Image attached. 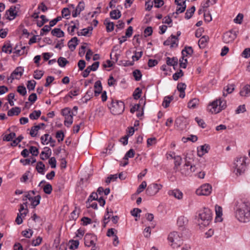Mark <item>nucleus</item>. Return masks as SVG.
Instances as JSON below:
<instances>
[{
    "instance_id": "13d9d810",
    "label": "nucleus",
    "mask_w": 250,
    "mask_h": 250,
    "mask_svg": "<svg viewBox=\"0 0 250 250\" xmlns=\"http://www.w3.org/2000/svg\"><path fill=\"white\" fill-rule=\"evenodd\" d=\"M146 181H143L141 183V184L139 186L137 189V193L139 194L142 192L144 189L146 187Z\"/></svg>"
},
{
    "instance_id": "6ab92c4d",
    "label": "nucleus",
    "mask_w": 250,
    "mask_h": 250,
    "mask_svg": "<svg viewBox=\"0 0 250 250\" xmlns=\"http://www.w3.org/2000/svg\"><path fill=\"white\" fill-rule=\"evenodd\" d=\"M193 53V50L190 46H186L184 49L182 51V59L184 60V58L188 55L191 56Z\"/></svg>"
},
{
    "instance_id": "8fccbe9b",
    "label": "nucleus",
    "mask_w": 250,
    "mask_h": 250,
    "mask_svg": "<svg viewBox=\"0 0 250 250\" xmlns=\"http://www.w3.org/2000/svg\"><path fill=\"white\" fill-rule=\"evenodd\" d=\"M23 139V137L22 136V135H20L16 139L12 141V142L11 144V146H17L18 145V144L22 141Z\"/></svg>"
},
{
    "instance_id": "603ef678",
    "label": "nucleus",
    "mask_w": 250,
    "mask_h": 250,
    "mask_svg": "<svg viewBox=\"0 0 250 250\" xmlns=\"http://www.w3.org/2000/svg\"><path fill=\"white\" fill-rule=\"evenodd\" d=\"M36 82L34 80H30L27 82V87L29 90H33L35 89Z\"/></svg>"
},
{
    "instance_id": "e433bc0d",
    "label": "nucleus",
    "mask_w": 250,
    "mask_h": 250,
    "mask_svg": "<svg viewBox=\"0 0 250 250\" xmlns=\"http://www.w3.org/2000/svg\"><path fill=\"white\" fill-rule=\"evenodd\" d=\"M199 104V100L196 98L192 99L188 103V107L189 108H195Z\"/></svg>"
},
{
    "instance_id": "b1692460",
    "label": "nucleus",
    "mask_w": 250,
    "mask_h": 250,
    "mask_svg": "<svg viewBox=\"0 0 250 250\" xmlns=\"http://www.w3.org/2000/svg\"><path fill=\"white\" fill-rule=\"evenodd\" d=\"M209 38L207 36H202L198 41V45L200 48H204L207 45Z\"/></svg>"
},
{
    "instance_id": "a19ab883",
    "label": "nucleus",
    "mask_w": 250,
    "mask_h": 250,
    "mask_svg": "<svg viewBox=\"0 0 250 250\" xmlns=\"http://www.w3.org/2000/svg\"><path fill=\"white\" fill-rule=\"evenodd\" d=\"M43 190L44 192L47 194H50L52 191V187L49 183L46 184L43 187Z\"/></svg>"
},
{
    "instance_id": "412c9836",
    "label": "nucleus",
    "mask_w": 250,
    "mask_h": 250,
    "mask_svg": "<svg viewBox=\"0 0 250 250\" xmlns=\"http://www.w3.org/2000/svg\"><path fill=\"white\" fill-rule=\"evenodd\" d=\"M168 194L170 196H174L178 199H181L183 197L182 192L178 189L169 191Z\"/></svg>"
},
{
    "instance_id": "aec40b11",
    "label": "nucleus",
    "mask_w": 250,
    "mask_h": 250,
    "mask_svg": "<svg viewBox=\"0 0 250 250\" xmlns=\"http://www.w3.org/2000/svg\"><path fill=\"white\" fill-rule=\"evenodd\" d=\"M94 88L95 89L94 91L95 96H98L102 92V86L100 81H97L95 82L94 85Z\"/></svg>"
},
{
    "instance_id": "a211bd4d",
    "label": "nucleus",
    "mask_w": 250,
    "mask_h": 250,
    "mask_svg": "<svg viewBox=\"0 0 250 250\" xmlns=\"http://www.w3.org/2000/svg\"><path fill=\"white\" fill-rule=\"evenodd\" d=\"M240 95L243 97L250 96V85L247 84L244 86L240 91Z\"/></svg>"
},
{
    "instance_id": "4d7b16f0",
    "label": "nucleus",
    "mask_w": 250,
    "mask_h": 250,
    "mask_svg": "<svg viewBox=\"0 0 250 250\" xmlns=\"http://www.w3.org/2000/svg\"><path fill=\"white\" fill-rule=\"evenodd\" d=\"M17 91L21 95L24 96L26 94V89L24 86L20 85L17 87Z\"/></svg>"
},
{
    "instance_id": "2eb2a0df",
    "label": "nucleus",
    "mask_w": 250,
    "mask_h": 250,
    "mask_svg": "<svg viewBox=\"0 0 250 250\" xmlns=\"http://www.w3.org/2000/svg\"><path fill=\"white\" fill-rule=\"evenodd\" d=\"M17 7L16 6H12L10 8L6 11L7 14H9L11 18H8L9 20H14L17 16V11H16Z\"/></svg>"
},
{
    "instance_id": "5701e85b",
    "label": "nucleus",
    "mask_w": 250,
    "mask_h": 250,
    "mask_svg": "<svg viewBox=\"0 0 250 250\" xmlns=\"http://www.w3.org/2000/svg\"><path fill=\"white\" fill-rule=\"evenodd\" d=\"M173 96H167L165 97L162 103V106L164 108L168 107L169 106L170 102L173 100Z\"/></svg>"
},
{
    "instance_id": "cd10ccee",
    "label": "nucleus",
    "mask_w": 250,
    "mask_h": 250,
    "mask_svg": "<svg viewBox=\"0 0 250 250\" xmlns=\"http://www.w3.org/2000/svg\"><path fill=\"white\" fill-rule=\"evenodd\" d=\"M21 112V109L19 107H15L12 108L7 112V115L9 116H13L14 115H18Z\"/></svg>"
},
{
    "instance_id": "774afa93",
    "label": "nucleus",
    "mask_w": 250,
    "mask_h": 250,
    "mask_svg": "<svg viewBox=\"0 0 250 250\" xmlns=\"http://www.w3.org/2000/svg\"><path fill=\"white\" fill-rule=\"evenodd\" d=\"M187 85L185 83H180L177 84V88L179 92H184L186 88Z\"/></svg>"
},
{
    "instance_id": "6e6552de",
    "label": "nucleus",
    "mask_w": 250,
    "mask_h": 250,
    "mask_svg": "<svg viewBox=\"0 0 250 250\" xmlns=\"http://www.w3.org/2000/svg\"><path fill=\"white\" fill-rule=\"evenodd\" d=\"M162 188V185L153 183L147 187L146 193L148 196H153L158 193Z\"/></svg>"
},
{
    "instance_id": "338daca9",
    "label": "nucleus",
    "mask_w": 250,
    "mask_h": 250,
    "mask_svg": "<svg viewBox=\"0 0 250 250\" xmlns=\"http://www.w3.org/2000/svg\"><path fill=\"white\" fill-rule=\"evenodd\" d=\"M141 211V209L138 208H135L131 211V214L134 217H140L139 214Z\"/></svg>"
},
{
    "instance_id": "4be33fe9",
    "label": "nucleus",
    "mask_w": 250,
    "mask_h": 250,
    "mask_svg": "<svg viewBox=\"0 0 250 250\" xmlns=\"http://www.w3.org/2000/svg\"><path fill=\"white\" fill-rule=\"evenodd\" d=\"M44 149H46V151H42L40 154V158L42 160L49 158L51 153V149L49 147H46Z\"/></svg>"
},
{
    "instance_id": "c85d7f7f",
    "label": "nucleus",
    "mask_w": 250,
    "mask_h": 250,
    "mask_svg": "<svg viewBox=\"0 0 250 250\" xmlns=\"http://www.w3.org/2000/svg\"><path fill=\"white\" fill-rule=\"evenodd\" d=\"M209 149L208 145L205 144L203 146H201V149L200 150H198V155L200 157H202L205 153L208 152V150Z\"/></svg>"
},
{
    "instance_id": "1a4fd4ad",
    "label": "nucleus",
    "mask_w": 250,
    "mask_h": 250,
    "mask_svg": "<svg viewBox=\"0 0 250 250\" xmlns=\"http://www.w3.org/2000/svg\"><path fill=\"white\" fill-rule=\"evenodd\" d=\"M237 34L235 31L230 30L224 34L223 36V42L225 43H229L233 42L236 38Z\"/></svg>"
},
{
    "instance_id": "9b49d317",
    "label": "nucleus",
    "mask_w": 250,
    "mask_h": 250,
    "mask_svg": "<svg viewBox=\"0 0 250 250\" xmlns=\"http://www.w3.org/2000/svg\"><path fill=\"white\" fill-rule=\"evenodd\" d=\"M65 111H67L68 113L70 112L69 109L68 108H64L62 110V114L65 117V121L64 124L65 126L69 127L73 123V115L72 114H65Z\"/></svg>"
},
{
    "instance_id": "a878e982",
    "label": "nucleus",
    "mask_w": 250,
    "mask_h": 250,
    "mask_svg": "<svg viewBox=\"0 0 250 250\" xmlns=\"http://www.w3.org/2000/svg\"><path fill=\"white\" fill-rule=\"evenodd\" d=\"M173 159L174 160V167L173 168L176 171L182 163V159L181 156L177 155L174 156Z\"/></svg>"
},
{
    "instance_id": "f704fd0d",
    "label": "nucleus",
    "mask_w": 250,
    "mask_h": 250,
    "mask_svg": "<svg viewBox=\"0 0 250 250\" xmlns=\"http://www.w3.org/2000/svg\"><path fill=\"white\" fill-rule=\"evenodd\" d=\"M28 213V209H25V210H24L23 213H19L18 214L17 217L16 219V222L18 225H20L22 223V219L21 218V216L24 215L25 216L27 213Z\"/></svg>"
},
{
    "instance_id": "c9c22d12",
    "label": "nucleus",
    "mask_w": 250,
    "mask_h": 250,
    "mask_svg": "<svg viewBox=\"0 0 250 250\" xmlns=\"http://www.w3.org/2000/svg\"><path fill=\"white\" fill-rule=\"evenodd\" d=\"M41 115V111L40 110H34L33 112L30 114L29 118L31 120H37Z\"/></svg>"
},
{
    "instance_id": "f8f14e48",
    "label": "nucleus",
    "mask_w": 250,
    "mask_h": 250,
    "mask_svg": "<svg viewBox=\"0 0 250 250\" xmlns=\"http://www.w3.org/2000/svg\"><path fill=\"white\" fill-rule=\"evenodd\" d=\"M96 239L95 235L91 234H86L84 237V244L87 247L93 246L95 247V240Z\"/></svg>"
},
{
    "instance_id": "0eeeda50",
    "label": "nucleus",
    "mask_w": 250,
    "mask_h": 250,
    "mask_svg": "<svg viewBox=\"0 0 250 250\" xmlns=\"http://www.w3.org/2000/svg\"><path fill=\"white\" fill-rule=\"evenodd\" d=\"M211 190L212 187L211 185L209 184H206L198 188L196 190V193L199 196H208L211 193Z\"/></svg>"
},
{
    "instance_id": "37998d69",
    "label": "nucleus",
    "mask_w": 250,
    "mask_h": 250,
    "mask_svg": "<svg viewBox=\"0 0 250 250\" xmlns=\"http://www.w3.org/2000/svg\"><path fill=\"white\" fill-rule=\"evenodd\" d=\"M16 137V133L14 132H11L8 135H5L3 138V140L9 142L12 141L13 139Z\"/></svg>"
},
{
    "instance_id": "f3484780",
    "label": "nucleus",
    "mask_w": 250,
    "mask_h": 250,
    "mask_svg": "<svg viewBox=\"0 0 250 250\" xmlns=\"http://www.w3.org/2000/svg\"><path fill=\"white\" fill-rule=\"evenodd\" d=\"M45 126V124L44 123H41L38 125H35L31 127V130L30 132V134L32 137H35L37 133V132L41 128L42 126Z\"/></svg>"
},
{
    "instance_id": "423d86ee",
    "label": "nucleus",
    "mask_w": 250,
    "mask_h": 250,
    "mask_svg": "<svg viewBox=\"0 0 250 250\" xmlns=\"http://www.w3.org/2000/svg\"><path fill=\"white\" fill-rule=\"evenodd\" d=\"M186 159V163L180 169L181 173L183 175L188 176L196 170V167L194 165H192L191 163H189Z\"/></svg>"
},
{
    "instance_id": "09e8293b",
    "label": "nucleus",
    "mask_w": 250,
    "mask_h": 250,
    "mask_svg": "<svg viewBox=\"0 0 250 250\" xmlns=\"http://www.w3.org/2000/svg\"><path fill=\"white\" fill-rule=\"evenodd\" d=\"M218 105L220 108L221 111L225 109L227 107L226 102L224 100H221L219 99L218 100Z\"/></svg>"
},
{
    "instance_id": "20e7f679",
    "label": "nucleus",
    "mask_w": 250,
    "mask_h": 250,
    "mask_svg": "<svg viewBox=\"0 0 250 250\" xmlns=\"http://www.w3.org/2000/svg\"><path fill=\"white\" fill-rule=\"evenodd\" d=\"M246 157L237 158L234 163V167L235 168L234 172L237 175H241L243 174L246 169V163L245 160Z\"/></svg>"
},
{
    "instance_id": "ddd939ff",
    "label": "nucleus",
    "mask_w": 250,
    "mask_h": 250,
    "mask_svg": "<svg viewBox=\"0 0 250 250\" xmlns=\"http://www.w3.org/2000/svg\"><path fill=\"white\" fill-rule=\"evenodd\" d=\"M188 219L184 216H180L178 218L177 225L179 227V230L180 231L183 232L184 230H186L185 226L188 224Z\"/></svg>"
},
{
    "instance_id": "49530a36",
    "label": "nucleus",
    "mask_w": 250,
    "mask_h": 250,
    "mask_svg": "<svg viewBox=\"0 0 250 250\" xmlns=\"http://www.w3.org/2000/svg\"><path fill=\"white\" fill-rule=\"evenodd\" d=\"M134 150L133 149H130L125 154V157H124V160H127L129 158H133L134 156Z\"/></svg>"
},
{
    "instance_id": "f03ea898",
    "label": "nucleus",
    "mask_w": 250,
    "mask_h": 250,
    "mask_svg": "<svg viewBox=\"0 0 250 250\" xmlns=\"http://www.w3.org/2000/svg\"><path fill=\"white\" fill-rule=\"evenodd\" d=\"M184 232L180 231H173L170 232L167 239L170 243V245L173 248L179 247L182 243V237Z\"/></svg>"
},
{
    "instance_id": "4c0bfd02",
    "label": "nucleus",
    "mask_w": 250,
    "mask_h": 250,
    "mask_svg": "<svg viewBox=\"0 0 250 250\" xmlns=\"http://www.w3.org/2000/svg\"><path fill=\"white\" fill-rule=\"evenodd\" d=\"M2 51L6 53H12V46L10 43L4 44L2 47Z\"/></svg>"
},
{
    "instance_id": "9d476101",
    "label": "nucleus",
    "mask_w": 250,
    "mask_h": 250,
    "mask_svg": "<svg viewBox=\"0 0 250 250\" xmlns=\"http://www.w3.org/2000/svg\"><path fill=\"white\" fill-rule=\"evenodd\" d=\"M24 69L22 67H18L11 74L8 80L11 79V83L15 79H19L23 74Z\"/></svg>"
},
{
    "instance_id": "ea45409f",
    "label": "nucleus",
    "mask_w": 250,
    "mask_h": 250,
    "mask_svg": "<svg viewBox=\"0 0 250 250\" xmlns=\"http://www.w3.org/2000/svg\"><path fill=\"white\" fill-rule=\"evenodd\" d=\"M58 63L60 66L63 67L69 63V62L65 58L61 57L58 60Z\"/></svg>"
},
{
    "instance_id": "680f3d73",
    "label": "nucleus",
    "mask_w": 250,
    "mask_h": 250,
    "mask_svg": "<svg viewBox=\"0 0 250 250\" xmlns=\"http://www.w3.org/2000/svg\"><path fill=\"white\" fill-rule=\"evenodd\" d=\"M76 8L81 13L85 8V2L83 0L80 1Z\"/></svg>"
},
{
    "instance_id": "5fc2aeb1",
    "label": "nucleus",
    "mask_w": 250,
    "mask_h": 250,
    "mask_svg": "<svg viewBox=\"0 0 250 250\" xmlns=\"http://www.w3.org/2000/svg\"><path fill=\"white\" fill-rule=\"evenodd\" d=\"M79 212L77 211L76 208L75 209L71 212L70 219V220H76L78 216H79Z\"/></svg>"
},
{
    "instance_id": "393cba45",
    "label": "nucleus",
    "mask_w": 250,
    "mask_h": 250,
    "mask_svg": "<svg viewBox=\"0 0 250 250\" xmlns=\"http://www.w3.org/2000/svg\"><path fill=\"white\" fill-rule=\"evenodd\" d=\"M104 24L106 26L107 32H111L114 30V24L113 22L110 21L107 18L104 20Z\"/></svg>"
},
{
    "instance_id": "a18cd8bd",
    "label": "nucleus",
    "mask_w": 250,
    "mask_h": 250,
    "mask_svg": "<svg viewBox=\"0 0 250 250\" xmlns=\"http://www.w3.org/2000/svg\"><path fill=\"white\" fill-rule=\"evenodd\" d=\"M141 93L142 90L140 88L137 87L136 88L133 94L134 99L137 100L140 98L141 96Z\"/></svg>"
},
{
    "instance_id": "052dcab7",
    "label": "nucleus",
    "mask_w": 250,
    "mask_h": 250,
    "mask_svg": "<svg viewBox=\"0 0 250 250\" xmlns=\"http://www.w3.org/2000/svg\"><path fill=\"white\" fill-rule=\"evenodd\" d=\"M43 72L41 70H36L34 72V78L37 80H40L42 77Z\"/></svg>"
},
{
    "instance_id": "473e14b6",
    "label": "nucleus",
    "mask_w": 250,
    "mask_h": 250,
    "mask_svg": "<svg viewBox=\"0 0 250 250\" xmlns=\"http://www.w3.org/2000/svg\"><path fill=\"white\" fill-rule=\"evenodd\" d=\"M195 11V7L192 6L190 8L187 10L185 13V18L187 20L191 18Z\"/></svg>"
},
{
    "instance_id": "0e129e2a",
    "label": "nucleus",
    "mask_w": 250,
    "mask_h": 250,
    "mask_svg": "<svg viewBox=\"0 0 250 250\" xmlns=\"http://www.w3.org/2000/svg\"><path fill=\"white\" fill-rule=\"evenodd\" d=\"M184 75V73L183 72V71L180 69L178 72L174 73L173 75V79L175 81H177L178 80V79L183 76Z\"/></svg>"
},
{
    "instance_id": "7c9ffc66",
    "label": "nucleus",
    "mask_w": 250,
    "mask_h": 250,
    "mask_svg": "<svg viewBox=\"0 0 250 250\" xmlns=\"http://www.w3.org/2000/svg\"><path fill=\"white\" fill-rule=\"evenodd\" d=\"M36 168L39 173L42 175L44 174V169L45 168V165L42 161L38 162Z\"/></svg>"
},
{
    "instance_id": "bb28decb",
    "label": "nucleus",
    "mask_w": 250,
    "mask_h": 250,
    "mask_svg": "<svg viewBox=\"0 0 250 250\" xmlns=\"http://www.w3.org/2000/svg\"><path fill=\"white\" fill-rule=\"evenodd\" d=\"M51 34L53 36L58 38L63 37L64 36V32L60 28H56L51 31Z\"/></svg>"
},
{
    "instance_id": "bf43d9fd",
    "label": "nucleus",
    "mask_w": 250,
    "mask_h": 250,
    "mask_svg": "<svg viewBox=\"0 0 250 250\" xmlns=\"http://www.w3.org/2000/svg\"><path fill=\"white\" fill-rule=\"evenodd\" d=\"M69 243H71V245L69 247V249L73 250L74 248L77 249L79 245V242L78 240H71L69 241Z\"/></svg>"
},
{
    "instance_id": "4468645a",
    "label": "nucleus",
    "mask_w": 250,
    "mask_h": 250,
    "mask_svg": "<svg viewBox=\"0 0 250 250\" xmlns=\"http://www.w3.org/2000/svg\"><path fill=\"white\" fill-rule=\"evenodd\" d=\"M208 110L211 113L217 114L219 113L221 110L218 105V100L213 101L208 106Z\"/></svg>"
},
{
    "instance_id": "dca6fc26",
    "label": "nucleus",
    "mask_w": 250,
    "mask_h": 250,
    "mask_svg": "<svg viewBox=\"0 0 250 250\" xmlns=\"http://www.w3.org/2000/svg\"><path fill=\"white\" fill-rule=\"evenodd\" d=\"M78 38L76 37L72 38L68 42V46L69 48L72 51H74L78 43Z\"/></svg>"
},
{
    "instance_id": "6e6d98bb",
    "label": "nucleus",
    "mask_w": 250,
    "mask_h": 250,
    "mask_svg": "<svg viewBox=\"0 0 250 250\" xmlns=\"http://www.w3.org/2000/svg\"><path fill=\"white\" fill-rule=\"evenodd\" d=\"M216 1L217 0H206V2L203 6L204 10L208 8L210 5H212L215 4Z\"/></svg>"
},
{
    "instance_id": "c756f323",
    "label": "nucleus",
    "mask_w": 250,
    "mask_h": 250,
    "mask_svg": "<svg viewBox=\"0 0 250 250\" xmlns=\"http://www.w3.org/2000/svg\"><path fill=\"white\" fill-rule=\"evenodd\" d=\"M167 64L169 66H175L178 64V59L176 57H173L171 59L169 57H167Z\"/></svg>"
},
{
    "instance_id": "2f4dec72",
    "label": "nucleus",
    "mask_w": 250,
    "mask_h": 250,
    "mask_svg": "<svg viewBox=\"0 0 250 250\" xmlns=\"http://www.w3.org/2000/svg\"><path fill=\"white\" fill-rule=\"evenodd\" d=\"M111 18L117 20L121 17V13L119 10H114L110 12Z\"/></svg>"
},
{
    "instance_id": "3c124183",
    "label": "nucleus",
    "mask_w": 250,
    "mask_h": 250,
    "mask_svg": "<svg viewBox=\"0 0 250 250\" xmlns=\"http://www.w3.org/2000/svg\"><path fill=\"white\" fill-rule=\"evenodd\" d=\"M98 200V194L97 193L92 192L91 194L89 196L87 202L86 204L90 203L92 202L93 200Z\"/></svg>"
},
{
    "instance_id": "39448f33",
    "label": "nucleus",
    "mask_w": 250,
    "mask_h": 250,
    "mask_svg": "<svg viewBox=\"0 0 250 250\" xmlns=\"http://www.w3.org/2000/svg\"><path fill=\"white\" fill-rule=\"evenodd\" d=\"M111 106L110 109L111 113L114 115H119L122 114L125 110L124 103L121 101H112Z\"/></svg>"
},
{
    "instance_id": "864d4df0",
    "label": "nucleus",
    "mask_w": 250,
    "mask_h": 250,
    "mask_svg": "<svg viewBox=\"0 0 250 250\" xmlns=\"http://www.w3.org/2000/svg\"><path fill=\"white\" fill-rule=\"evenodd\" d=\"M64 137V135L63 132L62 130H59L57 132L56 137L58 139V141L59 142L62 141L63 140Z\"/></svg>"
},
{
    "instance_id": "f257e3e1",
    "label": "nucleus",
    "mask_w": 250,
    "mask_h": 250,
    "mask_svg": "<svg viewBox=\"0 0 250 250\" xmlns=\"http://www.w3.org/2000/svg\"><path fill=\"white\" fill-rule=\"evenodd\" d=\"M234 214L240 222L247 223L250 221V202L242 199L234 201Z\"/></svg>"
},
{
    "instance_id": "c03bdc74",
    "label": "nucleus",
    "mask_w": 250,
    "mask_h": 250,
    "mask_svg": "<svg viewBox=\"0 0 250 250\" xmlns=\"http://www.w3.org/2000/svg\"><path fill=\"white\" fill-rule=\"evenodd\" d=\"M134 55L132 56V59L133 62L134 61H138L142 56L143 55V52L140 51V52H137L136 51L134 52Z\"/></svg>"
},
{
    "instance_id": "58836bf2",
    "label": "nucleus",
    "mask_w": 250,
    "mask_h": 250,
    "mask_svg": "<svg viewBox=\"0 0 250 250\" xmlns=\"http://www.w3.org/2000/svg\"><path fill=\"white\" fill-rule=\"evenodd\" d=\"M180 7H178L176 9V11L175 13L176 14H178L179 13H181L184 12L186 8V0L183 1L182 3V5H179ZM175 13H173V14H174Z\"/></svg>"
},
{
    "instance_id": "e2e57ef3",
    "label": "nucleus",
    "mask_w": 250,
    "mask_h": 250,
    "mask_svg": "<svg viewBox=\"0 0 250 250\" xmlns=\"http://www.w3.org/2000/svg\"><path fill=\"white\" fill-rule=\"evenodd\" d=\"M29 152L32 154L33 156H37L39 154L38 149L34 146H31L29 149Z\"/></svg>"
},
{
    "instance_id": "7ed1b4c3",
    "label": "nucleus",
    "mask_w": 250,
    "mask_h": 250,
    "mask_svg": "<svg viewBox=\"0 0 250 250\" xmlns=\"http://www.w3.org/2000/svg\"><path fill=\"white\" fill-rule=\"evenodd\" d=\"M199 221L204 226H208L212 220V212L208 208H205L199 211Z\"/></svg>"
},
{
    "instance_id": "de8ad7c7",
    "label": "nucleus",
    "mask_w": 250,
    "mask_h": 250,
    "mask_svg": "<svg viewBox=\"0 0 250 250\" xmlns=\"http://www.w3.org/2000/svg\"><path fill=\"white\" fill-rule=\"evenodd\" d=\"M33 231L31 229L28 230H25L22 231V235L27 238H30L33 235Z\"/></svg>"
},
{
    "instance_id": "79ce46f5",
    "label": "nucleus",
    "mask_w": 250,
    "mask_h": 250,
    "mask_svg": "<svg viewBox=\"0 0 250 250\" xmlns=\"http://www.w3.org/2000/svg\"><path fill=\"white\" fill-rule=\"evenodd\" d=\"M133 75L136 81H140L142 77L141 72L138 69H136L133 72Z\"/></svg>"
},
{
    "instance_id": "72a5a7b5",
    "label": "nucleus",
    "mask_w": 250,
    "mask_h": 250,
    "mask_svg": "<svg viewBox=\"0 0 250 250\" xmlns=\"http://www.w3.org/2000/svg\"><path fill=\"white\" fill-rule=\"evenodd\" d=\"M41 199V197L39 195L32 198V199L30 201L31 204L33 206V208H35L40 204Z\"/></svg>"
},
{
    "instance_id": "69168bd1",
    "label": "nucleus",
    "mask_w": 250,
    "mask_h": 250,
    "mask_svg": "<svg viewBox=\"0 0 250 250\" xmlns=\"http://www.w3.org/2000/svg\"><path fill=\"white\" fill-rule=\"evenodd\" d=\"M243 17L244 16L242 14H238L236 17L234 19V22L236 23L241 24L242 22Z\"/></svg>"
}]
</instances>
